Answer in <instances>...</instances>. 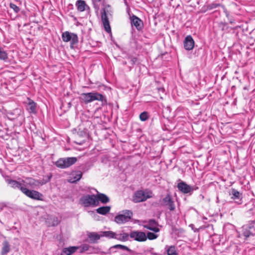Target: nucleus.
Segmentation results:
<instances>
[{
    "mask_svg": "<svg viewBox=\"0 0 255 255\" xmlns=\"http://www.w3.org/2000/svg\"><path fill=\"white\" fill-rule=\"evenodd\" d=\"M101 20L105 30L107 32L111 31V28L109 22V18L112 17L113 10L110 4H107L101 9Z\"/></svg>",
    "mask_w": 255,
    "mask_h": 255,
    "instance_id": "nucleus-1",
    "label": "nucleus"
},
{
    "mask_svg": "<svg viewBox=\"0 0 255 255\" xmlns=\"http://www.w3.org/2000/svg\"><path fill=\"white\" fill-rule=\"evenodd\" d=\"M81 98L85 104L91 103L95 100L102 102L103 105H106L107 103L106 97L97 92L83 93L81 94Z\"/></svg>",
    "mask_w": 255,
    "mask_h": 255,
    "instance_id": "nucleus-2",
    "label": "nucleus"
},
{
    "mask_svg": "<svg viewBox=\"0 0 255 255\" xmlns=\"http://www.w3.org/2000/svg\"><path fill=\"white\" fill-rule=\"evenodd\" d=\"M51 177L52 175H50L48 176L47 180L43 179L42 180H36L31 177H26L25 179H22L23 184L24 186L27 188L28 187L34 188L37 186L45 184L50 180Z\"/></svg>",
    "mask_w": 255,
    "mask_h": 255,
    "instance_id": "nucleus-3",
    "label": "nucleus"
},
{
    "mask_svg": "<svg viewBox=\"0 0 255 255\" xmlns=\"http://www.w3.org/2000/svg\"><path fill=\"white\" fill-rule=\"evenodd\" d=\"M77 161L75 157L60 158L55 163V165L58 168L65 169L74 164Z\"/></svg>",
    "mask_w": 255,
    "mask_h": 255,
    "instance_id": "nucleus-4",
    "label": "nucleus"
},
{
    "mask_svg": "<svg viewBox=\"0 0 255 255\" xmlns=\"http://www.w3.org/2000/svg\"><path fill=\"white\" fill-rule=\"evenodd\" d=\"M62 39L64 42H70V47L73 48L74 46L78 43V37L76 34L65 31L62 33L61 35Z\"/></svg>",
    "mask_w": 255,
    "mask_h": 255,
    "instance_id": "nucleus-5",
    "label": "nucleus"
},
{
    "mask_svg": "<svg viewBox=\"0 0 255 255\" xmlns=\"http://www.w3.org/2000/svg\"><path fill=\"white\" fill-rule=\"evenodd\" d=\"M255 221H250L248 223L242 227V234L247 239L250 236L255 235Z\"/></svg>",
    "mask_w": 255,
    "mask_h": 255,
    "instance_id": "nucleus-6",
    "label": "nucleus"
},
{
    "mask_svg": "<svg viewBox=\"0 0 255 255\" xmlns=\"http://www.w3.org/2000/svg\"><path fill=\"white\" fill-rule=\"evenodd\" d=\"M80 201L81 204L86 207L90 206L96 207L99 205L95 195L84 196L80 198Z\"/></svg>",
    "mask_w": 255,
    "mask_h": 255,
    "instance_id": "nucleus-7",
    "label": "nucleus"
},
{
    "mask_svg": "<svg viewBox=\"0 0 255 255\" xmlns=\"http://www.w3.org/2000/svg\"><path fill=\"white\" fill-rule=\"evenodd\" d=\"M160 203L161 205L166 208L170 211H173L175 209V205L174 201L170 194H167L165 197L162 198Z\"/></svg>",
    "mask_w": 255,
    "mask_h": 255,
    "instance_id": "nucleus-8",
    "label": "nucleus"
},
{
    "mask_svg": "<svg viewBox=\"0 0 255 255\" xmlns=\"http://www.w3.org/2000/svg\"><path fill=\"white\" fill-rule=\"evenodd\" d=\"M132 212L130 210H126L124 213L117 215L115 218V221L119 224H124L131 219Z\"/></svg>",
    "mask_w": 255,
    "mask_h": 255,
    "instance_id": "nucleus-9",
    "label": "nucleus"
},
{
    "mask_svg": "<svg viewBox=\"0 0 255 255\" xmlns=\"http://www.w3.org/2000/svg\"><path fill=\"white\" fill-rule=\"evenodd\" d=\"M151 197V196L148 194V192H145L142 190H138L134 193L132 201L134 203H139L145 201Z\"/></svg>",
    "mask_w": 255,
    "mask_h": 255,
    "instance_id": "nucleus-10",
    "label": "nucleus"
},
{
    "mask_svg": "<svg viewBox=\"0 0 255 255\" xmlns=\"http://www.w3.org/2000/svg\"><path fill=\"white\" fill-rule=\"evenodd\" d=\"M23 191L22 193L31 199L36 200H43V195L38 191L33 190H29L26 187H25V189H23Z\"/></svg>",
    "mask_w": 255,
    "mask_h": 255,
    "instance_id": "nucleus-11",
    "label": "nucleus"
},
{
    "mask_svg": "<svg viewBox=\"0 0 255 255\" xmlns=\"http://www.w3.org/2000/svg\"><path fill=\"white\" fill-rule=\"evenodd\" d=\"M143 223H147L143 226L144 228L152 231L154 233L159 232L160 229L157 227L158 223L154 219H150L148 221H144Z\"/></svg>",
    "mask_w": 255,
    "mask_h": 255,
    "instance_id": "nucleus-12",
    "label": "nucleus"
},
{
    "mask_svg": "<svg viewBox=\"0 0 255 255\" xmlns=\"http://www.w3.org/2000/svg\"><path fill=\"white\" fill-rule=\"evenodd\" d=\"M129 237L133 240L143 242L145 241V233L139 231H132L129 234Z\"/></svg>",
    "mask_w": 255,
    "mask_h": 255,
    "instance_id": "nucleus-13",
    "label": "nucleus"
},
{
    "mask_svg": "<svg viewBox=\"0 0 255 255\" xmlns=\"http://www.w3.org/2000/svg\"><path fill=\"white\" fill-rule=\"evenodd\" d=\"M7 183L10 186V187L14 189H19L22 193L23 189H25V187L23 186L22 179L19 181H17L15 180L7 179L6 180Z\"/></svg>",
    "mask_w": 255,
    "mask_h": 255,
    "instance_id": "nucleus-14",
    "label": "nucleus"
},
{
    "mask_svg": "<svg viewBox=\"0 0 255 255\" xmlns=\"http://www.w3.org/2000/svg\"><path fill=\"white\" fill-rule=\"evenodd\" d=\"M229 195L231 196L232 199L236 201V203L238 204H241L242 203V193H240L236 189L232 188L229 193Z\"/></svg>",
    "mask_w": 255,
    "mask_h": 255,
    "instance_id": "nucleus-15",
    "label": "nucleus"
},
{
    "mask_svg": "<svg viewBox=\"0 0 255 255\" xmlns=\"http://www.w3.org/2000/svg\"><path fill=\"white\" fill-rule=\"evenodd\" d=\"M130 20L131 25L132 26L134 25L137 30H139L142 28L143 25L142 21L137 16L132 14L130 17Z\"/></svg>",
    "mask_w": 255,
    "mask_h": 255,
    "instance_id": "nucleus-16",
    "label": "nucleus"
},
{
    "mask_svg": "<svg viewBox=\"0 0 255 255\" xmlns=\"http://www.w3.org/2000/svg\"><path fill=\"white\" fill-rule=\"evenodd\" d=\"M184 48L187 50L193 49L194 46V41L191 35H187L183 42Z\"/></svg>",
    "mask_w": 255,
    "mask_h": 255,
    "instance_id": "nucleus-17",
    "label": "nucleus"
},
{
    "mask_svg": "<svg viewBox=\"0 0 255 255\" xmlns=\"http://www.w3.org/2000/svg\"><path fill=\"white\" fill-rule=\"evenodd\" d=\"M178 189L182 193L187 194L193 190V189L184 182H179L177 185Z\"/></svg>",
    "mask_w": 255,
    "mask_h": 255,
    "instance_id": "nucleus-18",
    "label": "nucleus"
},
{
    "mask_svg": "<svg viewBox=\"0 0 255 255\" xmlns=\"http://www.w3.org/2000/svg\"><path fill=\"white\" fill-rule=\"evenodd\" d=\"M75 5L77 7L78 11L80 12H83L87 9H90L89 6L86 4L85 1L83 0H77Z\"/></svg>",
    "mask_w": 255,
    "mask_h": 255,
    "instance_id": "nucleus-19",
    "label": "nucleus"
},
{
    "mask_svg": "<svg viewBox=\"0 0 255 255\" xmlns=\"http://www.w3.org/2000/svg\"><path fill=\"white\" fill-rule=\"evenodd\" d=\"M79 249V247L77 246L64 248L62 250L60 255H71L75 253Z\"/></svg>",
    "mask_w": 255,
    "mask_h": 255,
    "instance_id": "nucleus-20",
    "label": "nucleus"
},
{
    "mask_svg": "<svg viewBox=\"0 0 255 255\" xmlns=\"http://www.w3.org/2000/svg\"><path fill=\"white\" fill-rule=\"evenodd\" d=\"M46 223L49 227L56 226L59 223V221L57 217L50 215L47 217Z\"/></svg>",
    "mask_w": 255,
    "mask_h": 255,
    "instance_id": "nucleus-21",
    "label": "nucleus"
},
{
    "mask_svg": "<svg viewBox=\"0 0 255 255\" xmlns=\"http://www.w3.org/2000/svg\"><path fill=\"white\" fill-rule=\"evenodd\" d=\"M27 110L30 113L35 114L36 112V104L32 100L27 98Z\"/></svg>",
    "mask_w": 255,
    "mask_h": 255,
    "instance_id": "nucleus-22",
    "label": "nucleus"
},
{
    "mask_svg": "<svg viewBox=\"0 0 255 255\" xmlns=\"http://www.w3.org/2000/svg\"><path fill=\"white\" fill-rule=\"evenodd\" d=\"M95 198L98 202L100 201L103 204H107L110 202L109 198L106 194L98 192L95 195Z\"/></svg>",
    "mask_w": 255,
    "mask_h": 255,
    "instance_id": "nucleus-23",
    "label": "nucleus"
},
{
    "mask_svg": "<svg viewBox=\"0 0 255 255\" xmlns=\"http://www.w3.org/2000/svg\"><path fill=\"white\" fill-rule=\"evenodd\" d=\"M129 234L122 232L120 233H116L115 239L122 242H126L129 240Z\"/></svg>",
    "mask_w": 255,
    "mask_h": 255,
    "instance_id": "nucleus-24",
    "label": "nucleus"
},
{
    "mask_svg": "<svg viewBox=\"0 0 255 255\" xmlns=\"http://www.w3.org/2000/svg\"><path fill=\"white\" fill-rule=\"evenodd\" d=\"M82 172L80 171H77L72 174V177L70 179L71 183H75L80 180L82 176Z\"/></svg>",
    "mask_w": 255,
    "mask_h": 255,
    "instance_id": "nucleus-25",
    "label": "nucleus"
},
{
    "mask_svg": "<svg viewBox=\"0 0 255 255\" xmlns=\"http://www.w3.org/2000/svg\"><path fill=\"white\" fill-rule=\"evenodd\" d=\"M10 251V246L7 241H4L2 243V247L1 249V254L5 255Z\"/></svg>",
    "mask_w": 255,
    "mask_h": 255,
    "instance_id": "nucleus-26",
    "label": "nucleus"
},
{
    "mask_svg": "<svg viewBox=\"0 0 255 255\" xmlns=\"http://www.w3.org/2000/svg\"><path fill=\"white\" fill-rule=\"evenodd\" d=\"M88 237L92 243H96L101 238V235H100L95 232H91L88 234Z\"/></svg>",
    "mask_w": 255,
    "mask_h": 255,
    "instance_id": "nucleus-27",
    "label": "nucleus"
},
{
    "mask_svg": "<svg viewBox=\"0 0 255 255\" xmlns=\"http://www.w3.org/2000/svg\"><path fill=\"white\" fill-rule=\"evenodd\" d=\"M110 206H103L97 209L96 212L99 214L105 215L110 211Z\"/></svg>",
    "mask_w": 255,
    "mask_h": 255,
    "instance_id": "nucleus-28",
    "label": "nucleus"
},
{
    "mask_svg": "<svg viewBox=\"0 0 255 255\" xmlns=\"http://www.w3.org/2000/svg\"><path fill=\"white\" fill-rule=\"evenodd\" d=\"M116 233L112 231H104L102 232L101 236L106 237L109 239H115Z\"/></svg>",
    "mask_w": 255,
    "mask_h": 255,
    "instance_id": "nucleus-29",
    "label": "nucleus"
},
{
    "mask_svg": "<svg viewBox=\"0 0 255 255\" xmlns=\"http://www.w3.org/2000/svg\"><path fill=\"white\" fill-rule=\"evenodd\" d=\"M156 233L147 232V234H145V241L147 239L149 240H153L157 239L158 237V235L156 234Z\"/></svg>",
    "mask_w": 255,
    "mask_h": 255,
    "instance_id": "nucleus-30",
    "label": "nucleus"
},
{
    "mask_svg": "<svg viewBox=\"0 0 255 255\" xmlns=\"http://www.w3.org/2000/svg\"><path fill=\"white\" fill-rule=\"evenodd\" d=\"M167 254L168 255H178L175 246H170L167 250Z\"/></svg>",
    "mask_w": 255,
    "mask_h": 255,
    "instance_id": "nucleus-31",
    "label": "nucleus"
},
{
    "mask_svg": "<svg viewBox=\"0 0 255 255\" xmlns=\"http://www.w3.org/2000/svg\"><path fill=\"white\" fill-rule=\"evenodd\" d=\"M139 119L141 121L144 122L149 119V114L147 112H143L139 115Z\"/></svg>",
    "mask_w": 255,
    "mask_h": 255,
    "instance_id": "nucleus-32",
    "label": "nucleus"
},
{
    "mask_svg": "<svg viewBox=\"0 0 255 255\" xmlns=\"http://www.w3.org/2000/svg\"><path fill=\"white\" fill-rule=\"evenodd\" d=\"M113 248L116 249H120L121 250H125L128 252H131L130 249H129L128 247L124 245H116L113 246Z\"/></svg>",
    "mask_w": 255,
    "mask_h": 255,
    "instance_id": "nucleus-33",
    "label": "nucleus"
},
{
    "mask_svg": "<svg viewBox=\"0 0 255 255\" xmlns=\"http://www.w3.org/2000/svg\"><path fill=\"white\" fill-rule=\"evenodd\" d=\"M9 7L12 9L15 13H18L20 11L19 7L13 3L9 4Z\"/></svg>",
    "mask_w": 255,
    "mask_h": 255,
    "instance_id": "nucleus-34",
    "label": "nucleus"
},
{
    "mask_svg": "<svg viewBox=\"0 0 255 255\" xmlns=\"http://www.w3.org/2000/svg\"><path fill=\"white\" fill-rule=\"evenodd\" d=\"M101 1V0H93V4L95 9L98 11L99 9V3Z\"/></svg>",
    "mask_w": 255,
    "mask_h": 255,
    "instance_id": "nucleus-35",
    "label": "nucleus"
},
{
    "mask_svg": "<svg viewBox=\"0 0 255 255\" xmlns=\"http://www.w3.org/2000/svg\"><path fill=\"white\" fill-rule=\"evenodd\" d=\"M79 248L81 250L80 252L83 253L89 250V246L87 244H83L81 246L79 247Z\"/></svg>",
    "mask_w": 255,
    "mask_h": 255,
    "instance_id": "nucleus-36",
    "label": "nucleus"
},
{
    "mask_svg": "<svg viewBox=\"0 0 255 255\" xmlns=\"http://www.w3.org/2000/svg\"><path fill=\"white\" fill-rule=\"evenodd\" d=\"M128 58L130 60V64L132 65H134L137 62V58L135 57H133L132 56H128Z\"/></svg>",
    "mask_w": 255,
    "mask_h": 255,
    "instance_id": "nucleus-37",
    "label": "nucleus"
},
{
    "mask_svg": "<svg viewBox=\"0 0 255 255\" xmlns=\"http://www.w3.org/2000/svg\"><path fill=\"white\" fill-rule=\"evenodd\" d=\"M124 3H125V4L128 7V3L127 2V0H124Z\"/></svg>",
    "mask_w": 255,
    "mask_h": 255,
    "instance_id": "nucleus-38",
    "label": "nucleus"
},
{
    "mask_svg": "<svg viewBox=\"0 0 255 255\" xmlns=\"http://www.w3.org/2000/svg\"><path fill=\"white\" fill-rule=\"evenodd\" d=\"M2 206L1 204H0V211L2 210Z\"/></svg>",
    "mask_w": 255,
    "mask_h": 255,
    "instance_id": "nucleus-39",
    "label": "nucleus"
}]
</instances>
